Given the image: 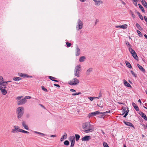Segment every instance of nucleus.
Listing matches in <instances>:
<instances>
[{"instance_id":"nucleus-51","label":"nucleus","mask_w":147,"mask_h":147,"mask_svg":"<svg viewBox=\"0 0 147 147\" xmlns=\"http://www.w3.org/2000/svg\"><path fill=\"white\" fill-rule=\"evenodd\" d=\"M126 44L127 45H128L129 46H131V45L127 41L126 42Z\"/></svg>"},{"instance_id":"nucleus-28","label":"nucleus","mask_w":147,"mask_h":147,"mask_svg":"<svg viewBox=\"0 0 147 147\" xmlns=\"http://www.w3.org/2000/svg\"><path fill=\"white\" fill-rule=\"evenodd\" d=\"M19 132H21L25 134H28L29 133L28 131L24 130L22 129H19Z\"/></svg>"},{"instance_id":"nucleus-35","label":"nucleus","mask_w":147,"mask_h":147,"mask_svg":"<svg viewBox=\"0 0 147 147\" xmlns=\"http://www.w3.org/2000/svg\"><path fill=\"white\" fill-rule=\"evenodd\" d=\"M94 112V113H95V115H98V114H102V112H100L99 111H96Z\"/></svg>"},{"instance_id":"nucleus-8","label":"nucleus","mask_w":147,"mask_h":147,"mask_svg":"<svg viewBox=\"0 0 147 147\" xmlns=\"http://www.w3.org/2000/svg\"><path fill=\"white\" fill-rule=\"evenodd\" d=\"M80 54V50L79 48L77 45L76 47V49L75 50V55L76 56L79 55Z\"/></svg>"},{"instance_id":"nucleus-31","label":"nucleus","mask_w":147,"mask_h":147,"mask_svg":"<svg viewBox=\"0 0 147 147\" xmlns=\"http://www.w3.org/2000/svg\"><path fill=\"white\" fill-rule=\"evenodd\" d=\"M19 129H13L11 132L13 133H16L19 132Z\"/></svg>"},{"instance_id":"nucleus-60","label":"nucleus","mask_w":147,"mask_h":147,"mask_svg":"<svg viewBox=\"0 0 147 147\" xmlns=\"http://www.w3.org/2000/svg\"><path fill=\"white\" fill-rule=\"evenodd\" d=\"M132 17L133 18H135V16L134 14L133 13H132Z\"/></svg>"},{"instance_id":"nucleus-32","label":"nucleus","mask_w":147,"mask_h":147,"mask_svg":"<svg viewBox=\"0 0 147 147\" xmlns=\"http://www.w3.org/2000/svg\"><path fill=\"white\" fill-rule=\"evenodd\" d=\"M75 143V140L74 138L71 141V147H73Z\"/></svg>"},{"instance_id":"nucleus-1","label":"nucleus","mask_w":147,"mask_h":147,"mask_svg":"<svg viewBox=\"0 0 147 147\" xmlns=\"http://www.w3.org/2000/svg\"><path fill=\"white\" fill-rule=\"evenodd\" d=\"M23 96H19L16 97V99L17 100V103L19 105H22L25 104L27 100L26 98H22Z\"/></svg>"},{"instance_id":"nucleus-41","label":"nucleus","mask_w":147,"mask_h":147,"mask_svg":"<svg viewBox=\"0 0 147 147\" xmlns=\"http://www.w3.org/2000/svg\"><path fill=\"white\" fill-rule=\"evenodd\" d=\"M103 145L104 147H109L107 144L105 142L103 143Z\"/></svg>"},{"instance_id":"nucleus-44","label":"nucleus","mask_w":147,"mask_h":147,"mask_svg":"<svg viewBox=\"0 0 147 147\" xmlns=\"http://www.w3.org/2000/svg\"><path fill=\"white\" fill-rule=\"evenodd\" d=\"M42 89L45 92H47L48 90L47 89H46L44 86H42Z\"/></svg>"},{"instance_id":"nucleus-11","label":"nucleus","mask_w":147,"mask_h":147,"mask_svg":"<svg viewBox=\"0 0 147 147\" xmlns=\"http://www.w3.org/2000/svg\"><path fill=\"white\" fill-rule=\"evenodd\" d=\"M127 25L126 24H124L122 25H120V26H116V27L117 28H123V29H125L127 28Z\"/></svg>"},{"instance_id":"nucleus-54","label":"nucleus","mask_w":147,"mask_h":147,"mask_svg":"<svg viewBox=\"0 0 147 147\" xmlns=\"http://www.w3.org/2000/svg\"><path fill=\"white\" fill-rule=\"evenodd\" d=\"M70 91L72 92H74L76 91L75 90L72 89H70Z\"/></svg>"},{"instance_id":"nucleus-29","label":"nucleus","mask_w":147,"mask_h":147,"mask_svg":"<svg viewBox=\"0 0 147 147\" xmlns=\"http://www.w3.org/2000/svg\"><path fill=\"white\" fill-rule=\"evenodd\" d=\"M137 14L138 15L139 17L142 20H143V18L142 16L140 14V13L139 12H137Z\"/></svg>"},{"instance_id":"nucleus-37","label":"nucleus","mask_w":147,"mask_h":147,"mask_svg":"<svg viewBox=\"0 0 147 147\" xmlns=\"http://www.w3.org/2000/svg\"><path fill=\"white\" fill-rule=\"evenodd\" d=\"M64 145L68 146L69 144V142L68 140H66L64 142Z\"/></svg>"},{"instance_id":"nucleus-62","label":"nucleus","mask_w":147,"mask_h":147,"mask_svg":"<svg viewBox=\"0 0 147 147\" xmlns=\"http://www.w3.org/2000/svg\"><path fill=\"white\" fill-rule=\"evenodd\" d=\"M14 129H18V126H14Z\"/></svg>"},{"instance_id":"nucleus-27","label":"nucleus","mask_w":147,"mask_h":147,"mask_svg":"<svg viewBox=\"0 0 147 147\" xmlns=\"http://www.w3.org/2000/svg\"><path fill=\"white\" fill-rule=\"evenodd\" d=\"M138 5L139 6V7L140 8V9L143 12H144L145 11L144 10V9L143 7L140 4H138Z\"/></svg>"},{"instance_id":"nucleus-15","label":"nucleus","mask_w":147,"mask_h":147,"mask_svg":"<svg viewBox=\"0 0 147 147\" xmlns=\"http://www.w3.org/2000/svg\"><path fill=\"white\" fill-rule=\"evenodd\" d=\"M137 65L139 69L143 72L145 73V70L142 66L138 64H137Z\"/></svg>"},{"instance_id":"nucleus-2","label":"nucleus","mask_w":147,"mask_h":147,"mask_svg":"<svg viewBox=\"0 0 147 147\" xmlns=\"http://www.w3.org/2000/svg\"><path fill=\"white\" fill-rule=\"evenodd\" d=\"M17 117L19 118H20L23 116L24 113V109L23 107H18L17 109Z\"/></svg>"},{"instance_id":"nucleus-56","label":"nucleus","mask_w":147,"mask_h":147,"mask_svg":"<svg viewBox=\"0 0 147 147\" xmlns=\"http://www.w3.org/2000/svg\"><path fill=\"white\" fill-rule=\"evenodd\" d=\"M99 22V20L98 19H96V20L95 22V25H96L97 23Z\"/></svg>"},{"instance_id":"nucleus-34","label":"nucleus","mask_w":147,"mask_h":147,"mask_svg":"<svg viewBox=\"0 0 147 147\" xmlns=\"http://www.w3.org/2000/svg\"><path fill=\"white\" fill-rule=\"evenodd\" d=\"M75 137L76 140L77 141L79 140L80 138V136L78 134H75Z\"/></svg>"},{"instance_id":"nucleus-13","label":"nucleus","mask_w":147,"mask_h":147,"mask_svg":"<svg viewBox=\"0 0 147 147\" xmlns=\"http://www.w3.org/2000/svg\"><path fill=\"white\" fill-rule=\"evenodd\" d=\"M92 68H90L87 70L86 71V75L87 76L90 75L93 71Z\"/></svg>"},{"instance_id":"nucleus-40","label":"nucleus","mask_w":147,"mask_h":147,"mask_svg":"<svg viewBox=\"0 0 147 147\" xmlns=\"http://www.w3.org/2000/svg\"><path fill=\"white\" fill-rule=\"evenodd\" d=\"M81 94V92H79L78 93L76 92V93H73L72 94V96H75V95H78L80 94Z\"/></svg>"},{"instance_id":"nucleus-7","label":"nucleus","mask_w":147,"mask_h":147,"mask_svg":"<svg viewBox=\"0 0 147 147\" xmlns=\"http://www.w3.org/2000/svg\"><path fill=\"white\" fill-rule=\"evenodd\" d=\"M79 83V80L76 78L73 79L69 82V84L71 85H75L78 84Z\"/></svg>"},{"instance_id":"nucleus-64","label":"nucleus","mask_w":147,"mask_h":147,"mask_svg":"<svg viewBox=\"0 0 147 147\" xmlns=\"http://www.w3.org/2000/svg\"><path fill=\"white\" fill-rule=\"evenodd\" d=\"M40 105L41 107H42V108H45V107H44V106H43L42 105H41V104H40Z\"/></svg>"},{"instance_id":"nucleus-45","label":"nucleus","mask_w":147,"mask_h":147,"mask_svg":"<svg viewBox=\"0 0 147 147\" xmlns=\"http://www.w3.org/2000/svg\"><path fill=\"white\" fill-rule=\"evenodd\" d=\"M66 44L67 45V47H70L71 45V43H69L68 42H66Z\"/></svg>"},{"instance_id":"nucleus-10","label":"nucleus","mask_w":147,"mask_h":147,"mask_svg":"<svg viewBox=\"0 0 147 147\" xmlns=\"http://www.w3.org/2000/svg\"><path fill=\"white\" fill-rule=\"evenodd\" d=\"M131 53V54L134 58L136 60L138 59V57L136 53L134 51H132Z\"/></svg>"},{"instance_id":"nucleus-19","label":"nucleus","mask_w":147,"mask_h":147,"mask_svg":"<svg viewBox=\"0 0 147 147\" xmlns=\"http://www.w3.org/2000/svg\"><path fill=\"white\" fill-rule=\"evenodd\" d=\"M67 136L66 133H65L64 135L62 136L61 138L60 139V140L61 142L63 141L64 139H66L67 138Z\"/></svg>"},{"instance_id":"nucleus-36","label":"nucleus","mask_w":147,"mask_h":147,"mask_svg":"<svg viewBox=\"0 0 147 147\" xmlns=\"http://www.w3.org/2000/svg\"><path fill=\"white\" fill-rule=\"evenodd\" d=\"M92 129H85L84 131V132L86 133H88L90 132H91L92 131Z\"/></svg>"},{"instance_id":"nucleus-39","label":"nucleus","mask_w":147,"mask_h":147,"mask_svg":"<svg viewBox=\"0 0 147 147\" xmlns=\"http://www.w3.org/2000/svg\"><path fill=\"white\" fill-rule=\"evenodd\" d=\"M126 109L125 107L122 108V112L123 113L122 115H124L125 113Z\"/></svg>"},{"instance_id":"nucleus-38","label":"nucleus","mask_w":147,"mask_h":147,"mask_svg":"<svg viewBox=\"0 0 147 147\" xmlns=\"http://www.w3.org/2000/svg\"><path fill=\"white\" fill-rule=\"evenodd\" d=\"M34 132L35 133L37 134H39L41 136H43L45 135V134H43L42 133H41L39 132H38L37 131H34Z\"/></svg>"},{"instance_id":"nucleus-3","label":"nucleus","mask_w":147,"mask_h":147,"mask_svg":"<svg viewBox=\"0 0 147 147\" xmlns=\"http://www.w3.org/2000/svg\"><path fill=\"white\" fill-rule=\"evenodd\" d=\"M81 66L78 65L76 66L74 69V75L77 77L80 76V71L81 70Z\"/></svg>"},{"instance_id":"nucleus-22","label":"nucleus","mask_w":147,"mask_h":147,"mask_svg":"<svg viewBox=\"0 0 147 147\" xmlns=\"http://www.w3.org/2000/svg\"><path fill=\"white\" fill-rule=\"evenodd\" d=\"M142 1V4L145 7L147 8V3L144 0H140Z\"/></svg>"},{"instance_id":"nucleus-24","label":"nucleus","mask_w":147,"mask_h":147,"mask_svg":"<svg viewBox=\"0 0 147 147\" xmlns=\"http://www.w3.org/2000/svg\"><path fill=\"white\" fill-rule=\"evenodd\" d=\"M48 78L50 79V80H51L52 81H55V82H58V81L57 80H55V79L53 80V79H55L56 78L55 77L52 76H49L48 77Z\"/></svg>"},{"instance_id":"nucleus-50","label":"nucleus","mask_w":147,"mask_h":147,"mask_svg":"<svg viewBox=\"0 0 147 147\" xmlns=\"http://www.w3.org/2000/svg\"><path fill=\"white\" fill-rule=\"evenodd\" d=\"M54 85L55 86H56L59 88L60 87V86L59 84H54Z\"/></svg>"},{"instance_id":"nucleus-43","label":"nucleus","mask_w":147,"mask_h":147,"mask_svg":"<svg viewBox=\"0 0 147 147\" xmlns=\"http://www.w3.org/2000/svg\"><path fill=\"white\" fill-rule=\"evenodd\" d=\"M137 32L138 34L141 37L142 36L141 32L139 30H137Z\"/></svg>"},{"instance_id":"nucleus-42","label":"nucleus","mask_w":147,"mask_h":147,"mask_svg":"<svg viewBox=\"0 0 147 147\" xmlns=\"http://www.w3.org/2000/svg\"><path fill=\"white\" fill-rule=\"evenodd\" d=\"M110 113V111H106L103 112H102V114H103V115H107L108 113Z\"/></svg>"},{"instance_id":"nucleus-55","label":"nucleus","mask_w":147,"mask_h":147,"mask_svg":"<svg viewBox=\"0 0 147 147\" xmlns=\"http://www.w3.org/2000/svg\"><path fill=\"white\" fill-rule=\"evenodd\" d=\"M31 98V96H26L25 97V98H26H26H27V99H30V98Z\"/></svg>"},{"instance_id":"nucleus-21","label":"nucleus","mask_w":147,"mask_h":147,"mask_svg":"<svg viewBox=\"0 0 147 147\" xmlns=\"http://www.w3.org/2000/svg\"><path fill=\"white\" fill-rule=\"evenodd\" d=\"M86 59V57L85 56H83L80 57L79 59V61L80 62H84Z\"/></svg>"},{"instance_id":"nucleus-18","label":"nucleus","mask_w":147,"mask_h":147,"mask_svg":"<svg viewBox=\"0 0 147 147\" xmlns=\"http://www.w3.org/2000/svg\"><path fill=\"white\" fill-rule=\"evenodd\" d=\"M132 105L136 111H139V109L138 106L135 103L133 102L132 103Z\"/></svg>"},{"instance_id":"nucleus-61","label":"nucleus","mask_w":147,"mask_h":147,"mask_svg":"<svg viewBox=\"0 0 147 147\" xmlns=\"http://www.w3.org/2000/svg\"><path fill=\"white\" fill-rule=\"evenodd\" d=\"M32 76H30L28 75L27 76V78H32Z\"/></svg>"},{"instance_id":"nucleus-5","label":"nucleus","mask_w":147,"mask_h":147,"mask_svg":"<svg viewBox=\"0 0 147 147\" xmlns=\"http://www.w3.org/2000/svg\"><path fill=\"white\" fill-rule=\"evenodd\" d=\"M83 27V23L80 19H78L77 23L76 26V30H79L82 29Z\"/></svg>"},{"instance_id":"nucleus-49","label":"nucleus","mask_w":147,"mask_h":147,"mask_svg":"<svg viewBox=\"0 0 147 147\" xmlns=\"http://www.w3.org/2000/svg\"><path fill=\"white\" fill-rule=\"evenodd\" d=\"M24 74L22 73H20L18 74V76L21 77H23Z\"/></svg>"},{"instance_id":"nucleus-52","label":"nucleus","mask_w":147,"mask_h":147,"mask_svg":"<svg viewBox=\"0 0 147 147\" xmlns=\"http://www.w3.org/2000/svg\"><path fill=\"white\" fill-rule=\"evenodd\" d=\"M28 75H27V74H24L23 77H24V78H25V77H26L27 78V76H28Z\"/></svg>"},{"instance_id":"nucleus-26","label":"nucleus","mask_w":147,"mask_h":147,"mask_svg":"<svg viewBox=\"0 0 147 147\" xmlns=\"http://www.w3.org/2000/svg\"><path fill=\"white\" fill-rule=\"evenodd\" d=\"M94 115H95V113H94V112H92L91 113H90L88 115V118H90L91 117L93 116Z\"/></svg>"},{"instance_id":"nucleus-16","label":"nucleus","mask_w":147,"mask_h":147,"mask_svg":"<svg viewBox=\"0 0 147 147\" xmlns=\"http://www.w3.org/2000/svg\"><path fill=\"white\" fill-rule=\"evenodd\" d=\"M123 81L124 84L125 86L128 87H131V85L128 82H127L125 80H123Z\"/></svg>"},{"instance_id":"nucleus-57","label":"nucleus","mask_w":147,"mask_h":147,"mask_svg":"<svg viewBox=\"0 0 147 147\" xmlns=\"http://www.w3.org/2000/svg\"><path fill=\"white\" fill-rule=\"evenodd\" d=\"M129 51H130L131 53V52H132V51H134V50H133L132 48H129Z\"/></svg>"},{"instance_id":"nucleus-6","label":"nucleus","mask_w":147,"mask_h":147,"mask_svg":"<svg viewBox=\"0 0 147 147\" xmlns=\"http://www.w3.org/2000/svg\"><path fill=\"white\" fill-rule=\"evenodd\" d=\"M82 127L83 129H93L94 128V126L91 125L89 122L83 123Z\"/></svg>"},{"instance_id":"nucleus-33","label":"nucleus","mask_w":147,"mask_h":147,"mask_svg":"<svg viewBox=\"0 0 147 147\" xmlns=\"http://www.w3.org/2000/svg\"><path fill=\"white\" fill-rule=\"evenodd\" d=\"M22 125L25 129H28V126L25 124L24 122L22 123Z\"/></svg>"},{"instance_id":"nucleus-30","label":"nucleus","mask_w":147,"mask_h":147,"mask_svg":"<svg viewBox=\"0 0 147 147\" xmlns=\"http://www.w3.org/2000/svg\"><path fill=\"white\" fill-rule=\"evenodd\" d=\"M136 26L137 28L139 30H142V27L140 26L139 24L138 23H136Z\"/></svg>"},{"instance_id":"nucleus-14","label":"nucleus","mask_w":147,"mask_h":147,"mask_svg":"<svg viewBox=\"0 0 147 147\" xmlns=\"http://www.w3.org/2000/svg\"><path fill=\"white\" fill-rule=\"evenodd\" d=\"M90 138V136H85L82 139V141H88Z\"/></svg>"},{"instance_id":"nucleus-47","label":"nucleus","mask_w":147,"mask_h":147,"mask_svg":"<svg viewBox=\"0 0 147 147\" xmlns=\"http://www.w3.org/2000/svg\"><path fill=\"white\" fill-rule=\"evenodd\" d=\"M131 73L135 77L136 76V74L134 73L132 70L130 71Z\"/></svg>"},{"instance_id":"nucleus-23","label":"nucleus","mask_w":147,"mask_h":147,"mask_svg":"<svg viewBox=\"0 0 147 147\" xmlns=\"http://www.w3.org/2000/svg\"><path fill=\"white\" fill-rule=\"evenodd\" d=\"M125 63L127 66L128 67L130 68H132V66L131 65V64L129 62H128L127 61H125Z\"/></svg>"},{"instance_id":"nucleus-4","label":"nucleus","mask_w":147,"mask_h":147,"mask_svg":"<svg viewBox=\"0 0 147 147\" xmlns=\"http://www.w3.org/2000/svg\"><path fill=\"white\" fill-rule=\"evenodd\" d=\"M0 90L2 94L4 95H5L7 93V91L8 90L7 86L5 84L4 86H0Z\"/></svg>"},{"instance_id":"nucleus-63","label":"nucleus","mask_w":147,"mask_h":147,"mask_svg":"<svg viewBox=\"0 0 147 147\" xmlns=\"http://www.w3.org/2000/svg\"><path fill=\"white\" fill-rule=\"evenodd\" d=\"M144 36L145 37L146 39H147V35L146 34H145L144 35Z\"/></svg>"},{"instance_id":"nucleus-46","label":"nucleus","mask_w":147,"mask_h":147,"mask_svg":"<svg viewBox=\"0 0 147 147\" xmlns=\"http://www.w3.org/2000/svg\"><path fill=\"white\" fill-rule=\"evenodd\" d=\"M96 98V97H88V99L90 100L91 101L93 100V99Z\"/></svg>"},{"instance_id":"nucleus-9","label":"nucleus","mask_w":147,"mask_h":147,"mask_svg":"<svg viewBox=\"0 0 147 147\" xmlns=\"http://www.w3.org/2000/svg\"><path fill=\"white\" fill-rule=\"evenodd\" d=\"M6 82H4L3 77L0 76V86L2 85V86H4L5 84H6Z\"/></svg>"},{"instance_id":"nucleus-17","label":"nucleus","mask_w":147,"mask_h":147,"mask_svg":"<svg viewBox=\"0 0 147 147\" xmlns=\"http://www.w3.org/2000/svg\"><path fill=\"white\" fill-rule=\"evenodd\" d=\"M124 123L126 125L128 126H131L133 128H134V125H133V124L130 123V122H129L127 121H124Z\"/></svg>"},{"instance_id":"nucleus-58","label":"nucleus","mask_w":147,"mask_h":147,"mask_svg":"<svg viewBox=\"0 0 147 147\" xmlns=\"http://www.w3.org/2000/svg\"><path fill=\"white\" fill-rule=\"evenodd\" d=\"M144 19L147 23V17L146 16H144Z\"/></svg>"},{"instance_id":"nucleus-48","label":"nucleus","mask_w":147,"mask_h":147,"mask_svg":"<svg viewBox=\"0 0 147 147\" xmlns=\"http://www.w3.org/2000/svg\"><path fill=\"white\" fill-rule=\"evenodd\" d=\"M102 96V94L101 93V92H100L99 93V96H98V97H96V98L99 99Z\"/></svg>"},{"instance_id":"nucleus-59","label":"nucleus","mask_w":147,"mask_h":147,"mask_svg":"<svg viewBox=\"0 0 147 147\" xmlns=\"http://www.w3.org/2000/svg\"><path fill=\"white\" fill-rule=\"evenodd\" d=\"M56 136L55 135H51L50 136V137H55Z\"/></svg>"},{"instance_id":"nucleus-12","label":"nucleus","mask_w":147,"mask_h":147,"mask_svg":"<svg viewBox=\"0 0 147 147\" xmlns=\"http://www.w3.org/2000/svg\"><path fill=\"white\" fill-rule=\"evenodd\" d=\"M139 114L140 115L141 117L146 120H147V117H146V115L143 112L140 111L139 112Z\"/></svg>"},{"instance_id":"nucleus-20","label":"nucleus","mask_w":147,"mask_h":147,"mask_svg":"<svg viewBox=\"0 0 147 147\" xmlns=\"http://www.w3.org/2000/svg\"><path fill=\"white\" fill-rule=\"evenodd\" d=\"M95 5H99L100 4L103 3V2L101 0L97 1L95 2Z\"/></svg>"},{"instance_id":"nucleus-25","label":"nucleus","mask_w":147,"mask_h":147,"mask_svg":"<svg viewBox=\"0 0 147 147\" xmlns=\"http://www.w3.org/2000/svg\"><path fill=\"white\" fill-rule=\"evenodd\" d=\"M21 78L19 77H16L13 78V80L15 81H19L21 80Z\"/></svg>"},{"instance_id":"nucleus-53","label":"nucleus","mask_w":147,"mask_h":147,"mask_svg":"<svg viewBox=\"0 0 147 147\" xmlns=\"http://www.w3.org/2000/svg\"><path fill=\"white\" fill-rule=\"evenodd\" d=\"M11 82V81H7V82H6V81H4V82H6V84H5V86H7L8 85V82Z\"/></svg>"}]
</instances>
